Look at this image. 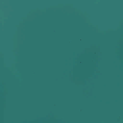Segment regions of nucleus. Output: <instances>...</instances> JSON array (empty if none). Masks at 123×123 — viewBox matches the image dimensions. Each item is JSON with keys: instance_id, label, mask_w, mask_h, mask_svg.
I'll return each instance as SVG.
<instances>
[{"instance_id": "f257e3e1", "label": "nucleus", "mask_w": 123, "mask_h": 123, "mask_svg": "<svg viewBox=\"0 0 123 123\" xmlns=\"http://www.w3.org/2000/svg\"><path fill=\"white\" fill-rule=\"evenodd\" d=\"M86 117H87V116H86V114H84L83 116V117L84 118H86Z\"/></svg>"}]
</instances>
